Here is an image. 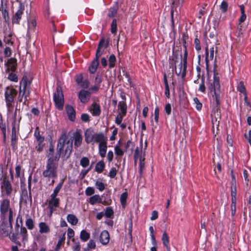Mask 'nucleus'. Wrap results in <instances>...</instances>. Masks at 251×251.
<instances>
[{
	"label": "nucleus",
	"mask_w": 251,
	"mask_h": 251,
	"mask_svg": "<svg viewBox=\"0 0 251 251\" xmlns=\"http://www.w3.org/2000/svg\"><path fill=\"white\" fill-rule=\"evenodd\" d=\"M66 111L69 119L71 121H74L75 119V111L73 106L70 105H67Z\"/></svg>",
	"instance_id": "2eb2a0df"
},
{
	"label": "nucleus",
	"mask_w": 251,
	"mask_h": 251,
	"mask_svg": "<svg viewBox=\"0 0 251 251\" xmlns=\"http://www.w3.org/2000/svg\"><path fill=\"white\" fill-rule=\"evenodd\" d=\"M205 52H206V57H205L206 66V69L208 71V66H209L208 61L209 60H212L213 59L214 54V48L213 47L210 48L209 56L208 55L207 47L205 48Z\"/></svg>",
	"instance_id": "a211bd4d"
},
{
	"label": "nucleus",
	"mask_w": 251,
	"mask_h": 251,
	"mask_svg": "<svg viewBox=\"0 0 251 251\" xmlns=\"http://www.w3.org/2000/svg\"><path fill=\"white\" fill-rule=\"evenodd\" d=\"M10 211H11V217L13 218V212L10 207V201L7 199L3 200L0 204V212L1 218H6V215L9 212L8 218H10Z\"/></svg>",
	"instance_id": "423d86ee"
},
{
	"label": "nucleus",
	"mask_w": 251,
	"mask_h": 251,
	"mask_svg": "<svg viewBox=\"0 0 251 251\" xmlns=\"http://www.w3.org/2000/svg\"><path fill=\"white\" fill-rule=\"evenodd\" d=\"M53 100L57 108L62 110L64 100L62 88L60 86H57L56 91L53 94Z\"/></svg>",
	"instance_id": "39448f33"
},
{
	"label": "nucleus",
	"mask_w": 251,
	"mask_h": 251,
	"mask_svg": "<svg viewBox=\"0 0 251 251\" xmlns=\"http://www.w3.org/2000/svg\"><path fill=\"white\" fill-rule=\"evenodd\" d=\"M107 141L100 143L99 145V151L100 156L103 158L105 156L107 151Z\"/></svg>",
	"instance_id": "aec40b11"
},
{
	"label": "nucleus",
	"mask_w": 251,
	"mask_h": 251,
	"mask_svg": "<svg viewBox=\"0 0 251 251\" xmlns=\"http://www.w3.org/2000/svg\"><path fill=\"white\" fill-rule=\"evenodd\" d=\"M95 242L93 240L89 241L86 248L83 249V251H89L90 250L94 249L96 248Z\"/></svg>",
	"instance_id": "e433bc0d"
},
{
	"label": "nucleus",
	"mask_w": 251,
	"mask_h": 251,
	"mask_svg": "<svg viewBox=\"0 0 251 251\" xmlns=\"http://www.w3.org/2000/svg\"><path fill=\"white\" fill-rule=\"evenodd\" d=\"M227 7H228L227 3L225 1H223L220 5L221 9L223 11V12L224 13H225L227 11Z\"/></svg>",
	"instance_id": "864d4df0"
},
{
	"label": "nucleus",
	"mask_w": 251,
	"mask_h": 251,
	"mask_svg": "<svg viewBox=\"0 0 251 251\" xmlns=\"http://www.w3.org/2000/svg\"><path fill=\"white\" fill-rule=\"evenodd\" d=\"M24 10V5L22 3H20L19 9L12 17V23L13 24H19Z\"/></svg>",
	"instance_id": "9d476101"
},
{
	"label": "nucleus",
	"mask_w": 251,
	"mask_h": 251,
	"mask_svg": "<svg viewBox=\"0 0 251 251\" xmlns=\"http://www.w3.org/2000/svg\"><path fill=\"white\" fill-rule=\"evenodd\" d=\"M144 158H141L139 163V172L141 174L142 173L143 170L144 169L145 167V162H144Z\"/></svg>",
	"instance_id": "6e6d98bb"
},
{
	"label": "nucleus",
	"mask_w": 251,
	"mask_h": 251,
	"mask_svg": "<svg viewBox=\"0 0 251 251\" xmlns=\"http://www.w3.org/2000/svg\"><path fill=\"white\" fill-rule=\"evenodd\" d=\"M162 241L164 246L167 248V251H170V248L169 246V238L167 233L166 232H164L162 235Z\"/></svg>",
	"instance_id": "a878e982"
},
{
	"label": "nucleus",
	"mask_w": 251,
	"mask_h": 251,
	"mask_svg": "<svg viewBox=\"0 0 251 251\" xmlns=\"http://www.w3.org/2000/svg\"><path fill=\"white\" fill-rule=\"evenodd\" d=\"M179 56L182 57L181 53H180V52H176V51H175V50H173L172 61H174L175 64L177 62V60Z\"/></svg>",
	"instance_id": "37998d69"
},
{
	"label": "nucleus",
	"mask_w": 251,
	"mask_h": 251,
	"mask_svg": "<svg viewBox=\"0 0 251 251\" xmlns=\"http://www.w3.org/2000/svg\"><path fill=\"white\" fill-rule=\"evenodd\" d=\"M89 202L92 205H94L97 202L102 203V199L98 195H95L90 198Z\"/></svg>",
	"instance_id": "cd10ccee"
},
{
	"label": "nucleus",
	"mask_w": 251,
	"mask_h": 251,
	"mask_svg": "<svg viewBox=\"0 0 251 251\" xmlns=\"http://www.w3.org/2000/svg\"><path fill=\"white\" fill-rule=\"evenodd\" d=\"M175 73L177 75H181L182 78H184L186 75V71L187 68V63L185 64V66L182 59V62L181 61L180 64L178 65V68L177 69L176 68V66L175 65Z\"/></svg>",
	"instance_id": "9b49d317"
},
{
	"label": "nucleus",
	"mask_w": 251,
	"mask_h": 251,
	"mask_svg": "<svg viewBox=\"0 0 251 251\" xmlns=\"http://www.w3.org/2000/svg\"><path fill=\"white\" fill-rule=\"evenodd\" d=\"M17 94V92L16 90L13 87L8 86L6 88L4 96L6 106L9 112H11L12 111L14 100Z\"/></svg>",
	"instance_id": "7ed1b4c3"
},
{
	"label": "nucleus",
	"mask_w": 251,
	"mask_h": 251,
	"mask_svg": "<svg viewBox=\"0 0 251 251\" xmlns=\"http://www.w3.org/2000/svg\"><path fill=\"white\" fill-rule=\"evenodd\" d=\"M2 191L4 192L6 196H9L11 195L13 189L12 186L9 181L8 176L5 175L3 176L2 182L1 185Z\"/></svg>",
	"instance_id": "6e6552de"
},
{
	"label": "nucleus",
	"mask_w": 251,
	"mask_h": 251,
	"mask_svg": "<svg viewBox=\"0 0 251 251\" xmlns=\"http://www.w3.org/2000/svg\"><path fill=\"white\" fill-rule=\"evenodd\" d=\"M99 58L100 57H97V56L96 55L95 58L93 60L89 66V70L91 74H94L96 72L99 64Z\"/></svg>",
	"instance_id": "f3484780"
},
{
	"label": "nucleus",
	"mask_w": 251,
	"mask_h": 251,
	"mask_svg": "<svg viewBox=\"0 0 251 251\" xmlns=\"http://www.w3.org/2000/svg\"><path fill=\"white\" fill-rule=\"evenodd\" d=\"M115 151L117 155L122 156L124 154V151L117 146L115 147Z\"/></svg>",
	"instance_id": "338daca9"
},
{
	"label": "nucleus",
	"mask_w": 251,
	"mask_h": 251,
	"mask_svg": "<svg viewBox=\"0 0 251 251\" xmlns=\"http://www.w3.org/2000/svg\"><path fill=\"white\" fill-rule=\"evenodd\" d=\"M237 90L238 91L243 93L244 95L247 94L245 86L244 84V82L242 81H240L238 84L237 86Z\"/></svg>",
	"instance_id": "4c0bfd02"
},
{
	"label": "nucleus",
	"mask_w": 251,
	"mask_h": 251,
	"mask_svg": "<svg viewBox=\"0 0 251 251\" xmlns=\"http://www.w3.org/2000/svg\"><path fill=\"white\" fill-rule=\"evenodd\" d=\"M134 144L130 140H128L125 145L126 151L130 148H131V150H132Z\"/></svg>",
	"instance_id": "052dcab7"
},
{
	"label": "nucleus",
	"mask_w": 251,
	"mask_h": 251,
	"mask_svg": "<svg viewBox=\"0 0 251 251\" xmlns=\"http://www.w3.org/2000/svg\"><path fill=\"white\" fill-rule=\"evenodd\" d=\"M194 44L195 46V48L197 50H201V46L200 45V41L199 39L196 38L194 41Z\"/></svg>",
	"instance_id": "e2e57ef3"
},
{
	"label": "nucleus",
	"mask_w": 251,
	"mask_h": 251,
	"mask_svg": "<svg viewBox=\"0 0 251 251\" xmlns=\"http://www.w3.org/2000/svg\"><path fill=\"white\" fill-rule=\"evenodd\" d=\"M17 60L14 58L9 59L6 63V72L9 73L10 71L14 72L17 68Z\"/></svg>",
	"instance_id": "f8f14e48"
},
{
	"label": "nucleus",
	"mask_w": 251,
	"mask_h": 251,
	"mask_svg": "<svg viewBox=\"0 0 251 251\" xmlns=\"http://www.w3.org/2000/svg\"><path fill=\"white\" fill-rule=\"evenodd\" d=\"M39 232L41 233H48L50 231V227L44 222H41L39 224Z\"/></svg>",
	"instance_id": "b1692460"
},
{
	"label": "nucleus",
	"mask_w": 251,
	"mask_h": 251,
	"mask_svg": "<svg viewBox=\"0 0 251 251\" xmlns=\"http://www.w3.org/2000/svg\"><path fill=\"white\" fill-rule=\"evenodd\" d=\"M111 32L113 34H115L117 32V20L113 19L111 25Z\"/></svg>",
	"instance_id": "a18cd8bd"
},
{
	"label": "nucleus",
	"mask_w": 251,
	"mask_h": 251,
	"mask_svg": "<svg viewBox=\"0 0 251 251\" xmlns=\"http://www.w3.org/2000/svg\"><path fill=\"white\" fill-rule=\"evenodd\" d=\"M11 35L10 34H9L8 37L5 36L4 38L3 39V41L6 44L10 45L12 46L13 44V42L11 41Z\"/></svg>",
	"instance_id": "8fccbe9b"
},
{
	"label": "nucleus",
	"mask_w": 251,
	"mask_h": 251,
	"mask_svg": "<svg viewBox=\"0 0 251 251\" xmlns=\"http://www.w3.org/2000/svg\"><path fill=\"white\" fill-rule=\"evenodd\" d=\"M36 25V22L34 19H31L28 21V26L29 28H34Z\"/></svg>",
	"instance_id": "0e129e2a"
},
{
	"label": "nucleus",
	"mask_w": 251,
	"mask_h": 251,
	"mask_svg": "<svg viewBox=\"0 0 251 251\" xmlns=\"http://www.w3.org/2000/svg\"><path fill=\"white\" fill-rule=\"evenodd\" d=\"M8 79L11 81L17 82L18 81V77L15 74H13V72H11L9 74L8 77Z\"/></svg>",
	"instance_id": "4d7b16f0"
},
{
	"label": "nucleus",
	"mask_w": 251,
	"mask_h": 251,
	"mask_svg": "<svg viewBox=\"0 0 251 251\" xmlns=\"http://www.w3.org/2000/svg\"><path fill=\"white\" fill-rule=\"evenodd\" d=\"M113 210L111 207H108L106 208L105 215L107 218H111L112 216L113 215Z\"/></svg>",
	"instance_id": "79ce46f5"
},
{
	"label": "nucleus",
	"mask_w": 251,
	"mask_h": 251,
	"mask_svg": "<svg viewBox=\"0 0 251 251\" xmlns=\"http://www.w3.org/2000/svg\"><path fill=\"white\" fill-rule=\"evenodd\" d=\"M81 248L79 242H75L73 246L74 251H79Z\"/></svg>",
	"instance_id": "774afa93"
},
{
	"label": "nucleus",
	"mask_w": 251,
	"mask_h": 251,
	"mask_svg": "<svg viewBox=\"0 0 251 251\" xmlns=\"http://www.w3.org/2000/svg\"><path fill=\"white\" fill-rule=\"evenodd\" d=\"M127 197V194L126 192L123 193L121 195L120 201L123 208H125L126 205Z\"/></svg>",
	"instance_id": "c9c22d12"
},
{
	"label": "nucleus",
	"mask_w": 251,
	"mask_h": 251,
	"mask_svg": "<svg viewBox=\"0 0 251 251\" xmlns=\"http://www.w3.org/2000/svg\"><path fill=\"white\" fill-rule=\"evenodd\" d=\"M109 67L110 68H113L115 65L116 58L114 54H111L109 58Z\"/></svg>",
	"instance_id": "58836bf2"
},
{
	"label": "nucleus",
	"mask_w": 251,
	"mask_h": 251,
	"mask_svg": "<svg viewBox=\"0 0 251 251\" xmlns=\"http://www.w3.org/2000/svg\"><path fill=\"white\" fill-rule=\"evenodd\" d=\"M63 184V181L58 183L57 186L54 189L53 193L50 195V197L56 198V196H57L59 191L60 190L62 187Z\"/></svg>",
	"instance_id": "2f4dec72"
},
{
	"label": "nucleus",
	"mask_w": 251,
	"mask_h": 251,
	"mask_svg": "<svg viewBox=\"0 0 251 251\" xmlns=\"http://www.w3.org/2000/svg\"><path fill=\"white\" fill-rule=\"evenodd\" d=\"M95 190L93 187H89L85 190V194L87 196H91L94 194Z\"/></svg>",
	"instance_id": "bf43d9fd"
},
{
	"label": "nucleus",
	"mask_w": 251,
	"mask_h": 251,
	"mask_svg": "<svg viewBox=\"0 0 251 251\" xmlns=\"http://www.w3.org/2000/svg\"><path fill=\"white\" fill-rule=\"evenodd\" d=\"M110 236L107 230H103L101 232L100 241L103 245H106L109 242Z\"/></svg>",
	"instance_id": "dca6fc26"
},
{
	"label": "nucleus",
	"mask_w": 251,
	"mask_h": 251,
	"mask_svg": "<svg viewBox=\"0 0 251 251\" xmlns=\"http://www.w3.org/2000/svg\"><path fill=\"white\" fill-rule=\"evenodd\" d=\"M66 133L61 134L59 138L57 146V152L54 154V148L52 145L49 147L47 152V161L46 169L43 172V176L45 177L56 178L57 176L58 162L62 153V158L63 160H67L70 156L73 150V140H68Z\"/></svg>",
	"instance_id": "f257e3e1"
},
{
	"label": "nucleus",
	"mask_w": 251,
	"mask_h": 251,
	"mask_svg": "<svg viewBox=\"0 0 251 251\" xmlns=\"http://www.w3.org/2000/svg\"><path fill=\"white\" fill-rule=\"evenodd\" d=\"M4 54L5 57H9L11 55V50L8 47H6L4 50Z\"/></svg>",
	"instance_id": "69168bd1"
},
{
	"label": "nucleus",
	"mask_w": 251,
	"mask_h": 251,
	"mask_svg": "<svg viewBox=\"0 0 251 251\" xmlns=\"http://www.w3.org/2000/svg\"><path fill=\"white\" fill-rule=\"evenodd\" d=\"M90 93L89 91L82 90L78 94V97L80 101L83 103L87 102L90 99Z\"/></svg>",
	"instance_id": "4468645a"
},
{
	"label": "nucleus",
	"mask_w": 251,
	"mask_h": 251,
	"mask_svg": "<svg viewBox=\"0 0 251 251\" xmlns=\"http://www.w3.org/2000/svg\"><path fill=\"white\" fill-rule=\"evenodd\" d=\"M159 115V109L158 107H156L154 110V120L156 123H158Z\"/></svg>",
	"instance_id": "680f3d73"
},
{
	"label": "nucleus",
	"mask_w": 251,
	"mask_h": 251,
	"mask_svg": "<svg viewBox=\"0 0 251 251\" xmlns=\"http://www.w3.org/2000/svg\"><path fill=\"white\" fill-rule=\"evenodd\" d=\"M11 213V211H10ZM2 222L0 225V234L3 236L10 235L12 230V223L13 218L11 217V213L10 214V218H1Z\"/></svg>",
	"instance_id": "20e7f679"
},
{
	"label": "nucleus",
	"mask_w": 251,
	"mask_h": 251,
	"mask_svg": "<svg viewBox=\"0 0 251 251\" xmlns=\"http://www.w3.org/2000/svg\"><path fill=\"white\" fill-rule=\"evenodd\" d=\"M142 149H139L138 147H137L135 149L134 154V159L135 160V162H136L137 160L138 159H139L140 160L141 158H143L142 157Z\"/></svg>",
	"instance_id": "f704fd0d"
},
{
	"label": "nucleus",
	"mask_w": 251,
	"mask_h": 251,
	"mask_svg": "<svg viewBox=\"0 0 251 251\" xmlns=\"http://www.w3.org/2000/svg\"><path fill=\"white\" fill-rule=\"evenodd\" d=\"M80 164L83 167L85 168L89 165V160L87 157H83L81 158Z\"/></svg>",
	"instance_id": "c03bdc74"
},
{
	"label": "nucleus",
	"mask_w": 251,
	"mask_h": 251,
	"mask_svg": "<svg viewBox=\"0 0 251 251\" xmlns=\"http://www.w3.org/2000/svg\"><path fill=\"white\" fill-rule=\"evenodd\" d=\"M34 135L38 143H42L44 142V138L40 135V132L38 130V128H36L34 133Z\"/></svg>",
	"instance_id": "a19ab883"
},
{
	"label": "nucleus",
	"mask_w": 251,
	"mask_h": 251,
	"mask_svg": "<svg viewBox=\"0 0 251 251\" xmlns=\"http://www.w3.org/2000/svg\"><path fill=\"white\" fill-rule=\"evenodd\" d=\"M109 38L106 39L104 37H102L100 40L96 55L100 57L103 54L104 50L109 46Z\"/></svg>",
	"instance_id": "0eeeda50"
},
{
	"label": "nucleus",
	"mask_w": 251,
	"mask_h": 251,
	"mask_svg": "<svg viewBox=\"0 0 251 251\" xmlns=\"http://www.w3.org/2000/svg\"><path fill=\"white\" fill-rule=\"evenodd\" d=\"M118 107L120 109L121 112V114L126 116L127 109L126 102L124 101H120L118 103Z\"/></svg>",
	"instance_id": "c85d7f7f"
},
{
	"label": "nucleus",
	"mask_w": 251,
	"mask_h": 251,
	"mask_svg": "<svg viewBox=\"0 0 251 251\" xmlns=\"http://www.w3.org/2000/svg\"><path fill=\"white\" fill-rule=\"evenodd\" d=\"M74 145L75 148L79 147L82 143V137L79 131H76L74 133Z\"/></svg>",
	"instance_id": "412c9836"
},
{
	"label": "nucleus",
	"mask_w": 251,
	"mask_h": 251,
	"mask_svg": "<svg viewBox=\"0 0 251 251\" xmlns=\"http://www.w3.org/2000/svg\"><path fill=\"white\" fill-rule=\"evenodd\" d=\"M199 90L203 93H205V87L204 85V78L203 77L201 78V83L200 85Z\"/></svg>",
	"instance_id": "13d9d810"
},
{
	"label": "nucleus",
	"mask_w": 251,
	"mask_h": 251,
	"mask_svg": "<svg viewBox=\"0 0 251 251\" xmlns=\"http://www.w3.org/2000/svg\"><path fill=\"white\" fill-rule=\"evenodd\" d=\"M20 233L23 236V239L24 240H26L27 239V230L25 227H22L21 228Z\"/></svg>",
	"instance_id": "09e8293b"
},
{
	"label": "nucleus",
	"mask_w": 251,
	"mask_h": 251,
	"mask_svg": "<svg viewBox=\"0 0 251 251\" xmlns=\"http://www.w3.org/2000/svg\"><path fill=\"white\" fill-rule=\"evenodd\" d=\"M105 167V164L103 161L98 162L95 166V171L98 173H101Z\"/></svg>",
	"instance_id": "c756f323"
},
{
	"label": "nucleus",
	"mask_w": 251,
	"mask_h": 251,
	"mask_svg": "<svg viewBox=\"0 0 251 251\" xmlns=\"http://www.w3.org/2000/svg\"><path fill=\"white\" fill-rule=\"evenodd\" d=\"M172 0V6L171 9V19L173 25L174 24V18H173V12L175 6H179L182 4L183 3L184 0Z\"/></svg>",
	"instance_id": "5701e85b"
},
{
	"label": "nucleus",
	"mask_w": 251,
	"mask_h": 251,
	"mask_svg": "<svg viewBox=\"0 0 251 251\" xmlns=\"http://www.w3.org/2000/svg\"><path fill=\"white\" fill-rule=\"evenodd\" d=\"M20 85H23V89L22 90L23 95H24L25 101L27 100V97L30 94V91L28 88L30 85V82L28 81L27 78L26 76H23L22 80L20 82Z\"/></svg>",
	"instance_id": "1a4fd4ad"
},
{
	"label": "nucleus",
	"mask_w": 251,
	"mask_h": 251,
	"mask_svg": "<svg viewBox=\"0 0 251 251\" xmlns=\"http://www.w3.org/2000/svg\"><path fill=\"white\" fill-rule=\"evenodd\" d=\"M96 186L100 191H102L105 189L104 184L102 182L97 181Z\"/></svg>",
	"instance_id": "3c124183"
},
{
	"label": "nucleus",
	"mask_w": 251,
	"mask_h": 251,
	"mask_svg": "<svg viewBox=\"0 0 251 251\" xmlns=\"http://www.w3.org/2000/svg\"><path fill=\"white\" fill-rule=\"evenodd\" d=\"M125 116V115H123L119 113L116 117L115 120V123L117 125H120L122 122L123 117Z\"/></svg>",
	"instance_id": "603ef678"
},
{
	"label": "nucleus",
	"mask_w": 251,
	"mask_h": 251,
	"mask_svg": "<svg viewBox=\"0 0 251 251\" xmlns=\"http://www.w3.org/2000/svg\"><path fill=\"white\" fill-rule=\"evenodd\" d=\"M26 226L29 229H32L34 228L33 221L31 218L27 219L25 222Z\"/></svg>",
	"instance_id": "de8ad7c7"
},
{
	"label": "nucleus",
	"mask_w": 251,
	"mask_h": 251,
	"mask_svg": "<svg viewBox=\"0 0 251 251\" xmlns=\"http://www.w3.org/2000/svg\"><path fill=\"white\" fill-rule=\"evenodd\" d=\"M94 131L91 129H87L85 132V140L88 144L92 143L94 140Z\"/></svg>",
	"instance_id": "6ab92c4d"
},
{
	"label": "nucleus",
	"mask_w": 251,
	"mask_h": 251,
	"mask_svg": "<svg viewBox=\"0 0 251 251\" xmlns=\"http://www.w3.org/2000/svg\"><path fill=\"white\" fill-rule=\"evenodd\" d=\"M216 64H215L213 82L208 86V89L210 91L211 94L213 97H215V101L213 102L214 107L211 114L213 128H214L215 126L218 127L219 125V120L221 119V114L219 111L220 85L219 77L217 76L216 75Z\"/></svg>",
	"instance_id": "f03ea898"
},
{
	"label": "nucleus",
	"mask_w": 251,
	"mask_h": 251,
	"mask_svg": "<svg viewBox=\"0 0 251 251\" xmlns=\"http://www.w3.org/2000/svg\"><path fill=\"white\" fill-rule=\"evenodd\" d=\"M50 198L51 199L49 201L48 208L50 211V215H51L55 209L59 206L60 200L57 198Z\"/></svg>",
	"instance_id": "ddd939ff"
},
{
	"label": "nucleus",
	"mask_w": 251,
	"mask_h": 251,
	"mask_svg": "<svg viewBox=\"0 0 251 251\" xmlns=\"http://www.w3.org/2000/svg\"><path fill=\"white\" fill-rule=\"evenodd\" d=\"M118 10V6L117 4H116L115 5L111 7L109 10L108 16L110 18L113 17L116 14Z\"/></svg>",
	"instance_id": "7c9ffc66"
},
{
	"label": "nucleus",
	"mask_w": 251,
	"mask_h": 251,
	"mask_svg": "<svg viewBox=\"0 0 251 251\" xmlns=\"http://www.w3.org/2000/svg\"><path fill=\"white\" fill-rule=\"evenodd\" d=\"M117 173V171L116 169L115 168H112L109 173L108 176L111 178H114L116 176Z\"/></svg>",
	"instance_id": "5fc2aeb1"
},
{
	"label": "nucleus",
	"mask_w": 251,
	"mask_h": 251,
	"mask_svg": "<svg viewBox=\"0 0 251 251\" xmlns=\"http://www.w3.org/2000/svg\"><path fill=\"white\" fill-rule=\"evenodd\" d=\"M92 108V113L93 116H98L100 114V106L99 104L94 103H93Z\"/></svg>",
	"instance_id": "393cba45"
},
{
	"label": "nucleus",
	"mask_w": 251,
	"mask_h": 251,
	"mask_svg": "<svg viewBox=\"0 0 251 251\" xmlns=\"http://www.w3.org/2000/svg\"><path fill=\"white\" fill-rule=\"evenodd\" d=\"M90 234L85 230H82L80 232V238L83 242L87 241L90 238Z\"/></svg>",
	"instance_id": "473e14b6"
},
{
	"label": "nucleus",
	"mask_w": 251,
	"mask_h": 251,
	"mask_svg": "<svg viewBox=\"0 0 251 251\" xmlns=\"http://www.w3.org/2000/svg\"><path fill=\"white\" fill-rule=\"evenodd\" d=\"M67 220L69 223L73 226L76 225L78 222V219L73 214H68Z\"/></svg>",
	"instance_id": "bb28decb"
},
{
	"label": "nucleus",
	"mask_w": 251,
	"mask_h": 251,
	"mask_svg": "<svg viewBox=\"0 0 251 251\" xmlns=\"http://www.w3.org/2000/svg\"><path fill=\"white\" fill-rule=\"evenodd\" d=\"M243 176L245 180L248 182L250 179H251V168H249L248 170H244ZM247 185H248V183H247Z\"/></svg>",
	"instance_id": "72a5a7b5"
},
{
	"label": "nucleus",
	"mask_w": 251,
	"mask_h": 251,
	"mask_svg": "<svg viewBox=\"0 0 251 251\" xmlns=\"http://www.w3.org/2000/svg\"><path fill=\"white\" fill-rule=\"evenodd\" d=\"M65 233L63 234V236L59 239L58 241L57 246L55 249V251H58L61 248L62 245L64 243V241L65 239Z\"/></svg>",
	"instance_id": "ea45409f"
},
{
	"label": "nucleus",
	"mask_w": 251,
	"mask_h": 251,
	"mask_svg": "<svg viewBox=\"0 0 251 251\" xmlns=\"http://www.w3.org/2000/svg\"><path fill=\"white\" fill-rule=\"evenodd\" d=\"M107 138L104 136L102 133L94 134L93 141L97 143H103L107 141Z\"/></svg>",
	"instance_id": "4be33fe9"
},
{
	"label": "nucleus",
	"mask_w": 251,
	"mask_h": 251,
	"mask_svg": "<svg viewBox=\"0 0 251 251\" xmlns=\"http://www.w3.org/2000/svg\"><path fill=\"white\" fill-rule=\"evenodd\" d=\"M183 46L184 48V54H183V61L184 63V64L185 65V64L186 63V60H187V56H188L186 41H184V42H183Z\"/></svg>",
	"instance_id": "49530a36"
}]
</instances>
